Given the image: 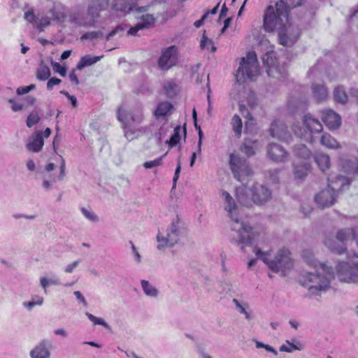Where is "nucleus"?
Listing matches in <instances>:
<instances>
[{
  "mask_svg": "<svg viewBox=\"0 0 358 358\" xmlns=\"http://www.w3.org/2000/svg\"><path fill=\"white\" fill-rule=\"evenodd\" d=\"M222 198L224 201V209L228 212L234 224L231 229L236 233V236L231 238V242L237 245H244L245 246L252 247V252L256 254L258 258L264 262L267 260V255L263 252L266 248L265 240L256 241L255 236H261L262 229L259 227H251L246 223H239L237 216L235 215L236 203L230 194L226 191L222 192Z\"/></svg>",
  "mask_w": 358,
  "mask_h": 358,
  "instance_id": "obj_1",
  "label": "nucleus"
},
{
  "mask_svg": "<svg viewBox=\"0 0 358 358\" xmlns=\"http://www.w3.org/2000/svg\"><path fill=\"white\" fill-rule=\"evenodd\" d=\"M302 0H280L275 3V11L270 12V31H278L280 45L291 47L299 36V31L289 23V12L291 8L299 6ZM272 7L270 6V10Z\"/></svg>",
  "mask_w": 358,
  "mask_h": 358,
  "instance_id": "obj_2",
  "label": "nucleus"
},
{
  "mask_svg": "<svg viewBox=\"0 0 358 358\" xmlns=\"http://www.w3.org/2000/svg\"><path fill=\"white\" fill-rule=\"evenodd\" d=\"M334 279L333 268L327 264H320V267L313 272H301L298 277V282L307 289L310 296H320L330 289Z\"/></svg>",
  "mask_w": 358,
  "mask_h": 358,
  "instance_id": "obj_3",
  "label": "nucleus"
},
{
  "mask_svg": "<svg viewBox=\"0 0 358 358\" xmlns=\"http://www.w3.org/2000/svg\"><path fill=\"white\" fill-rule=\"evenodd\" d=\"M117 117L122 124L124 136L129 141L142 136L147 131L146 127L141 126L144 120L142 107L134 108L130 112L120 107L117 110Z\"/></svg>",
  "mask_w": 358,
  "mask_h": 358,
  "instance_id": "obj_4",
  "label": "nucleus"
},
{
  "mask_svg": "<svg viewBox=\"0 0 358 358\" xmlns=\"http://www.w3.org/2000/svg\"><path fill=\"white\" fill-rule=\"evenodd\" d=\"M186 233V229L184 223L177 216L165 231H159L157 236L158 243L157 248L159 250L165 248H172L178 243L181 237Z\"/></svg>",
  "mask_w": 358,
  "mask_h": 358,
  "instance_id": "obj_5",
  "label": "nucleus"
},
{
  "mask_svg": "<svg viewBox=\"0 0 358 358\" xmlns=\"http://www.w3.org/2000/svg\"><path fill=\"white\" fill-rule=\"evenodd\" d=\"M268 6L264 9V24L253 32L254 38L257 43L256 49L261 53V58L265 67V71L268 75Z\"/></svg>",
  "mask_w": 358,
  "mask_h": 358,
  "instance_id": "obj_6",
  "label": "nucleus"
},
{
  "mask_svg": "<svg viewBox=\"0 0 358 358\" xmlns=\"http://www.w3.org/2000/svg\"><path fill=\"white\" fill-rule=\"evenodd\" d=\"M348 262H339L336 271L340 281L348 283L358 282V255L348 253Z\"/></svg>",
  "mask_w": 358,
  "mask_h": 358,
  "instance_id": "obj_7",
  "label": "nucleus"
},
{
  "mask_svg": "<svg viewBox=\"0 0 358 358\" xmlns=\"http://www.w3.org/2000/svg\"><path fill=\"white\" fill-rule=\"evenodd\" d=\"M259 73L257 54L250 52L246 57L241 59L236 78L238 82L244 83L246 80H252Z\"/></svg>",
  "mask_w": 358,
  "mask_h": 358,
  "instance_id": "obj_8",
  "label": "nucleus"
},
{
  "mask_svg": "<svg viewBox=\"0 0 358 358\" xmlns=\"http://www.w3.org/2000/svg\"><path fill=\"white\" fill-rule=\"evenodd\" d=\"M229 166L235 179L243 184L252 175V171L248 161L236 154L229 156Z\"/></svg>",
  "mask_w": 358,
  "mask_h": 358,
  "instance_id": "obj_9",
  "label": "nucleus"
},
{
  "mask_svg": "<svg viewBox=\"0 0 358 358\" xmlns=\"http://www.w3.org/2000/svg\"><path fill=\"white\" fill-rule=\"evenodd\" d=\"M303 122L306 129L299 127L296 124H294L292 129L295 135L305 139L306 141H311L312 133H319L322 130V125L320 122L313 117L310 114L304 115Z\"/></svg>",
  "mask_w": 358,
  "mask_h": 358,
  "instance_id": "obj_10",
  "label": "nucleus"
},
{
  "mask_svg": "<svg viewBox=\"0 0 358 358\" xmlns=\"http://www.w3.org/2000/svg\"><path fill=\"white\" fill-rule=\"evenodd\" d=\"M293 266L290 252L286 249L280 250L274 259L270 262V269L274 272L280 271L283 275H286L292 269Z\"/></svg>",
  "mask_w": 358,
  "mask_h": 358,
  "instance_id": "obj_11",
  "label": "nucleus"
},
{
  "mask_svg": "<svg viewBox=\"0 0 358 358\" xmlns=\"http://www.w3.org/2000/svg\"><path fill=\"white\" fill-rule=\"evenodd\" d=\"M178 48L171 45L162 51V55L158 59V65L162 70L167 71L175 66L177 60Z\"/></svg>",
  "mask_w": 358,
  "mask_h": 358,
  "instance_id": "obj_12",
  "label": "nucleus"
},
{
  "mask_svg": "<svg viewBox=\"0 0 358 358\" xmlns=\"http://www.w3.org/2000/svg\"><path fill=\"white\" fill-rule=\"evenodd\" d=\"M336 197V194L327 186V188L316 194L314 199L319 207L324 208L332 206Z\"/></svg>",
  "mask_w": 358,
  "mask_h": 358,
  "instance_id": "obj_13",
  "label": "nucleus"
},
{
  "mask_svg": "<svg viewBox=\"0 0 358 358\" xmlns=\"http://www.w3.org/2000/svg\"><path fill=\"white\" fill-rule=\"evenodd\" d=\"M328 187L338 196V192L348 189L350 181L347 177L341 175H329L327 177Z\"/></svg>",
  "mask_w": 358,
  "mask_h": 358,
  "instance_id": "obj_14",
  "label": "nucleus"
},
{
  "mask_svg": "<svg viewBox=\"0 0 358 358\" xmlns=\"http://www.w3.org/2000/svg\"><path fill=\"white\" fill-rule=\"evenodd\" d=\"M113 8L124 13L136 11L138 13L146 12L148 6H137L134 0H114Z\"/></svg>",
  "mask_w": 358,
  "mask_h": 358,
  "instance_id": "obj_15",
  "label": "nucleus"
},
{
  "mask_svg": "<svg viewBox=\"0 0 358 358\" xmlns=\"http://www.w3.org/2000/svg\"><path fill=\"white\" fill-rule=\"evenodd\" d=\"M252 201L257 205H262L267 201L268 190L266 185L256 182L251 190Z\"/></svg>",
  "mask_w": 358,
  "mask_h": 358,
  "instance_id": "obj_16",
  "label": "nucleus"
},
{
  "mask_svg": "<svg viewBox=\"0 0 358 358\" xmlns=\"http://www.w3.org/2000/svg\"><path fill=\"white\" fill-rule=\"evenodd\" d=\"M50 341L48 339H42L31 351V358H50Z\"/></svg>",
  "mask_w": 358,
  "mask_h": 358,
  "instance_id": "obj_17",
  "label": "nucleus"
},
{
  "mask_svg": "<svg viewBox=\"0 0 358 358\" xmlns=\"http://www.w3.org/2000/svg\"><path fill=\"white\" fill-rule=\"evenodd\" d=\"M336 238L338 241L344 244L346 241L354 240L358 246V227L339 229L336 232Z\"/></svg>",
  "mask_w": 358,
  "mask_h": 358,
  "instance_id": "obj_18",
  "label": "nucleus"
},
{
  "mask_svg": "<svg viewBox=\"0 0 358 358\" xmlns=\"http://www.w3.org/2000/svg\"><path fill=\"white\" fill-rule=\"evenodd\" d=\"M289 157L287 151L280 145L270 143V159L276 163L285 162Z\"/></svg>",
  "mask_w": 358,
  "mask_h": 358,
  "instance_id": "obj_19",
  "label": "nucleus"
},
{
  "mask_svg": "<svg viewBox=\"0 0 358 358\" xmlns=\"http://www.w3.org/2000/svg\"><path fill=\"white\" fill-rule=\"evenodd\" d=\"M270 135L280 140H287L289 133L283 122L278 120L273 122L270 127Z\"/></svg>",
  "mask_w": 358,
  "mask_h": 358,
  "instance_id": "obj_20",
  "label": "nucleus"
},
{
  "mask_svg": "<svg viewBox=\"0 0 358 358\" xmlns=\"http://www.w3.org/2000/svg\"><path fill=\"white\" fill-rule=\"evenodd\" d=\"M322 119L330 129H338L341 124V117L331 109L323 111Z\"/></svg>",
  "mask_w": 358,
  "mask_h": 358,
  "instance_id": "obj_21",
  "label": "nucleus"
},
{
  "mask_svg": "<svg viewBox=\"0 0 358 358\" xmlns=\"http://www.w3.org/2000/svg\"><path fill=\"white\" fill-rule=\"evenodd\" d=\"M324 245L333 253L341 255L347 252L346 245L341 242H338L333 236H327L325 237Z\"/></svg>",
  "mask_w": 358,
  "mask_h": 358,
  "instance_id": "obj_22",
  "label": "nucleus"
},
{
  "mask_svg": "<svg viewBox=\"0 0 358 358\" xmlns=\"http://www.w3.org/2000/svg\"><path fill=\"white\" fill-rule=\"evenodd\" d=\"M43 145V132L41 131H37L29 138V141L27 143L26 147L27 149L31 152H38L42 150Z\"/></svg>",
  "mask_w": 358,
  "mask_h": 358,
  "instance_id": "obj_23",
  "label": "nucleus"
},
{
  "mask_svg": "<svg viewBox=\"0 0 358 358\" xmlns=\"http://www.w3.org/2000/svg\"><path fill=\"white\" fill-rule=\"evenodd\" d=\"M66 163L64 159L61 157V164L59 166V174L58 177H55L54 176L50 175L48 178H44L43 182H42V187L45 190H49L52 187V185L57 182V180H62L66 176Z\"/></svg>",
  "mask_w": 358,
  "mask_h": 358,
  "instance_id": "obj_24",
  "label": "nucleus"
},
{
  "mask_svg": "<svg viewBox=\"0 0 358 358\" xmlns=\"http://www.w3.org/2000/svg\"><path fill=\"white\" fill-rule=\"evenodd\" d=\"M338 166L341 171L346 173H358V159L357 158L347 159L343 157H340Z\"/></svg>",
  "mask_w": 358,
  "mask_h": 358,
  "instance_id": "obj_25",
  "label": "nucleus"
},
{
  "mask_svg": "<svg viewBox=\"0 0 358 358\" xmlns=\"http://www.w3.org/2000/svg\"><path fill=\"white\" fill-rule=\"evenodd\" d=\"M107 3L106 0H92L87 8V15L92 19L98 17L100 11L105 8Z\"/></svg>",
  "mask_w": 358,
  "mask_h": 358,
  "instance_id": "obj_26",
  "label": "nucleus"
},
{
  "mask_svg": "<svg viewBox=\"0 0 358 358\" xmlns=\"http://www.w3.org/2000/svg\"><path fill=\"white\" fill-rule=\"evenodd\" d=\"M236 195L238 202L245 206H250L251 205V199L248 195V192L246 187L243 184L236 189Z\"/></svg>",
  "mask_w": 358,
  "mask_h": 358,
  "instance_id": "obj_27",
  "label": "nucleus"
},
{
  "mask_svg": "<svg viewBox=\"0 0 358 358\" xmlns=\"http://www.w3.org/2000/svg\"><path fill=\"white\" fill-rule=\"evenodd\" d=\"M301 257L303 262L315 269L320 267V264H325L319 262L315 257L313 252L310 249H305L301 252Z\"/></svg>",
  "mask_w": 358,
  "mask_h": 358,
  "instance_id": "obj_28",
  "label": "nucleus"
},
{
  "mask_svg": "<svg viewBox=\"0 0 358 358\" xmlns=\"http://www.w3.org/2000/svg\"><path fill=\"white\" fill-rule=\"evenodd\" d=\"M315 161L320 169L324 173L330 167V158L329 155L324 153H317L315 155Z\"/></svg>",
  "mask_w": 358,
  "mask_h": 358,
  "instance_id": "obj_29",
  "label": "nucleus"
},
{
  "mask_svg": "<svg viewBox=\"0 0 358 358\" xmlns=\"http://www.w3.org/2000/svg\"><path fill=\"white\" fill-rule=\"evenodd\" d=\"M232 302L234 303L236 308L239 312V313L244 315L245 318L248 321H250L253 319V314L250 310L249 306L247 303L242 304L236 299H234Z\"/></svg>",
  "mask_w": 358,
  "mask_h": 358,
  "instance_id": "obj_30",
  "label": "nucleus"
},
{
  "mask_svg": "<svg viewBox=\"0 0 358 358\" xmlns=\"http://www.w3.org/2000/svg\"><path fill=\"white\" fill-rule=\"evenodd\" d=\"M103 56H91V55H85L81 57L79 62L77 64L76 68L78 70H82L86 66H91L98 61H99Z\"/></svg>",
  "mask_w": 358,
  "mask_h": 358,
  "instance_id": "obj_31",
  "label": "nucleus"
},
{
  "mask_svg": "<svg viewBox=\"0 0 358 358\" xmlns=\"http://www.w3.org/2000/svg\"><path fill=\"white\" fill-rule=\"evenodd\" d=\"M255 239L256 241H261V240H265V242H266V248H264L262 250L263 252H264L266 255H267V260L266 261H264L262 260V259L260 258H258L257 257H256V259H250L248 263V268H250L252 266H255L256 262H257V259H259L261 261H262L264 264H266V265H268V241H267V237H266V235L265 234V232L263 231V230L262 229V235L261 236H255ZM255 255H256L255 253ZM257 256V255H255Z\"/></svg>",
  "mask_w": 358,
  "mask_h": 358,
  "instance_id": "obj_32",
  "label": "nucleus"
},
{
  "mask_svg": "<svg viewBox=\"0 0 358 358\" xmlns=\"http://www.w3.org/2000/svg\"><path fill=\"white\" fill-rule=\"evenodd\" d=\"M315 98L318 101H323L328 95L327 87L324 85L314 84L312 86Z\"/></svg>",
  "mask_w": 358,
  "mask_h": 358,
  "instance_id": "obj_33",
  "label": "nucleus"
},
{
  "mask_svg": "<svg viewBox=\"0 0 358 358\" xmlns=\"http://www.w3.org/2000/svg\"><path fill=\"white\" fill-rule=\"evenodd\" d=\"M141 284L145 295L152 298H156L158 296V289L151 285L149 281L142 280Z\"/></svg>",
  "mask_w": 358,
  "mask_h": 358,
  "instance_id": "obj_34",
  "label": "nucleus"
},
{
  "mask_svg": "<svg viewBox=\"0 0 358 358\" xmlns=\"http://www.w3.org/2000/svg\"><path fill=\"white\" fill-rule=\"evenodd\" d=\"M320 143L322 145L330 149H336L339 148L338 143L329 134H324L322 136Z\"/></svg>",
  "mask_w": 358,
  "mask_h": 358,
  "instance_id": "obj_35",
  "label": "nucleus"
},
{
  "mask_svg": "<svg viewBox=\"0 0 358 358\" xmlns=\"http://www.w3.org/2000/svg\"><path fill=\"white\" fill-rule=\"evenodd\" d=\"M173 108V106L168 101L161 102L158 104L155 115L158 118L159 117H164L168 114V113Z\"/></svg>",
  "mask_w": 358,
  "mask_h": 358,
  "instance_id": "obj_36",
  "label": "nucleus"
},
{
  "mask_svg": "<svg viewBox=\"0 0 358 358\" xmlns=\"http://www.w3.org/2000/svg\"><path fill=\"white\" fill-rule=\"evenodd\" d=\"M310 166L308 163L304 162L301 165H294V176L296 178H305L309 171Z\"/></svg>",
  "mask_w": 358,
  "mask_h": 358,
  "instance_id": "obj_37",
  "label": "nucleus"
},
{
  "mask_svg": "<svg viewBox=\"0 0 358 358\" xmlns=\"http://www.w3.org/2000/svg\"><path fill=\"white\" fill-rule=\"evenodd\" d=\"M334 97L336 101L345 103L348 101V95L343 86H338L334 90Z\"/></svg>",
  "mask_w": 358,
  "mask_h": 358,
  "instance_id": "obj_38",
  "label": "nucleus"
},
{
  "mask_svg": "<svg viewBox=\"0 0 358 358\" xmlns=\"http://www.w3.org/2000/svg\"><path fill=\"white\" fill-rule=\"evenodd\" d=\"M294 155L303 159H308L310 158L311 153L308 148L304 145H298L294 147Z\"/></svg>",
  "mask_w": 358,
  "mask_h": 358,
  "instance_id": "obj_39",
  "label": "nucleus"
},
{
  "mask_svg": "<svg viewBox=\"0 0 358 358\" xmlns=\"http://www.w3.org/2000/svg\"><path fill=\"white\" fill-rule=\"evenodd\" d=\"M258 142L257 141H247L243 144V152L248 157L255 154V150L257 149Z\"/></svg>",
  "mask_w": 358,
  "mask_h": 358,
  "instance_id": "obj_40",
  "label": "nucleus"
},
{
  "mask_svg": "<svg viewBox=\"0 0 358 358\" xmlns=\"http://www.w3.org/2000/svg\"><path fill=\"white\" fill-rule=\"evenodd\" d=\"M231 124L232 129L237 137H240L242 134V120L238 115H234L231 119Z\"/></svg>",
  "mask_w": 358,
  "mask_h": 358,
  "instance_id": "obj_41",
  "label": "nucleus"
},
{
  "mask_svg": "<svg viewBox=\"0 0 358 358\" xmlns=\"http://www.w3.org/2000/svg\"><path fill=\"white\" fill-rule=\"evenodd\" d=\"M164 90L169 97H173L177 94V85L173 81H167L164 83Z\"/></svg>",
  "mask_w": 358,
  "mask_h": 358,
  "instance_id": "obj_42",
  "label": "nucleus"
},
{
  "mask_svg": "<svg viewBox=\"0 0 358 358\" xmlns=\"http://www.w3.org/2000/svg\"><path fill=\"white\" fill-rule=\"evenodd\" d=\"M85 315L94 325H101L106 329H110V325L103 318L97 317L88 312H87Z\"/></svg>",
  "mask_w": 358,
  "mask_h": 358,
  "instance_id": "obj_43",
  "label": "nucleus"
},
{
  "mask_svg": "<svg viewBox=\"0 0 358 358\" xmlns=\"http://www.w3.org/2000/svg\"><path fill=\"white\" fill-rule=\"evenodd\" d=\"M50 76V70L45 65H41L37 71V78L40 80H45Z\"/></svg>",
  "mask_w": 358,
  "mask_h": 358,
  "instance_id": "obj_44",
  "label": "nucleus"
},
{
  "mask_svg": "<svg viewBox=\"0 0 358 358\" xmlns=\"http://www.w3.org/2000/svg\"><path fill=\"white\" fill-rule=\"evenodd\" d=\"M80 211L86 219L92 222H97L99 220L98 215L92 210L87 209L85 207L80 208Z\"/></svg>",
  "mask_w": 358,
  "mask_h": 358,
  "instance_id": "obj_45",
  "label": "nucleus"
},
{
  "mask_svg": "<svg viewBox=\"0 0 358 358\" xmlns=\"http://www.w3.org/2000/svg\"><path fill=\"white\" fill-rule=\"evenodd\" d=\"M180 127L179 126L176 127L174 129V134L172 135L171 138L169 141H166V143L169 144L170 148H173L176 145L180 139Z\"/></svg>",
  "mask_w": 358,
  "mask_h": 358,
  "instance_id": "obj_46",
  "label": "nucleus"
},
{
  "mask_svg": "<svg viewBox=\"0 0 358 358\" xmlns=\"http://www.w3.org/2000/svg\"><path fill=\"white\" fill-rule=\"evenodd\" d=\"M40 120L38 113L36 110H33L28 115L27 119V126L29 128L32 127L34 125L37 124Z\"/></svg>",
  "mask_w": 358,
  "mask_h": 358,
  "instance_id": "obj_47",
  "label": "nucleus"
},
{
  "mask_svg": "<svg viewBox=\"0 0 358 358\" xmlns=\"http://www.w3.org/2000/svg\"><path fill=\"white\" fill-rule=\"evenodd\" d=\"M201 48L202 49L206 48L210 52H215L216 50V48L213 44L212 40L208 38L205 36H203L201 41Z\"/></svg>",
  "mask_w": 358,
  "mask_h": 358,
  "instance_id": "obj_48",
  "label": "nucleus"
},
{
  "mask_svg": "<svg viewBox=\"0 0 358 358\" xmlns=\"http://www.w3.org/2000/svg\"><path fill=\"white\" fill-rule=\"evenodd\" d=\"M166 155L165 153L164 155L152 160V161H148L143 163V167L145 169H152L154 167L159 166L162 164V160L164 156Z\"/></svg>",
  "mask_w": 358,
  "mask_h": 358,
  "instance_id": "obj_49",
  "label": "nucleus"
},
{
  "mask_svg": "<svg viewBox=\"0 0 358 358\" xmlns=\"http://www.w3.org/2000/svg\"><path fill=\"white\" fill-rule=\"evenodd\" d=\"M287 345H281L280 348V351L292 352L294 350H301L302 349L300 346L290 343L289 341H287Z\"/></svg>",
  "mask_w": 358,
  "mask_h": 358,
  "instance_id": "obj_50",
  "label": "nucleus"
},
{
  "mask_svg": "<svg viewBox=\"0 0 358 358\" xmlns=\"http://www.w3.org/2000/svg\"><path fill=\"white\" fill-rule=\"evenodd\" d=\"M103 36V33L101 31H89L85 34H84L81 37L80 39L82 41L83 40H93L99 37Z\"/></svg>",
  "mask_w": 358,
  "mask_h": 358,
  "instance_id": "obj_51",
  "label": "nucleus"
},
{
  "mask_svg": "<svg viewBox=\"0 0 358 358\" xmlns=\"http://www.w3.org/2000/svg\"><path fill=\"white\" fill-rule=\"evenodd\" d=\"M141 18L143 20V22H139V24H145V29L148 28L155 22V18L152 15H143Z\"/></svg>",
  "mask_w": 358,
  "mask_h": 358,
  "instance_id": "obj_52",
  "label": "nucleus"
},
{
  "mask_svg": "<svg viewBox=\"0 0 358 358\" xmlns=\"http://www.w3.org/2000/svg\"><path fill=\"white\" fill-rule=\"evenodd\" d=\"M35 88L36 85L34 84H31L28 86L19 87L18 88H17L16 93L18 95H23L29 93L30 91L34 90Z\"/></svg>",
  "mask_w": 358,
  "mask_h": 358,
  "instance_id": "obj_53",
  "label": "nucleus"
},
{
  "mask_svg": "<svg viewBox=\"0 0 358 358\" xmlns=\"http://www.w3.org/2000/svg\"><path fill=\"white\" fill-rule=\"evenodd\" d=\"M52 66L55 71L58 73L61 76L64 77L66 74V68L62 66L58 62H52Z\"/></svg>",
  "mask_w": 358,
  "mask_h": 358,
  "instance_id": "obj_54",
  "label": "nucleus"
},
{
  "mask_svg": "<svg viewBox=\"0 0 358 358\" xmlns=\"http://www.w3.org/2000/svg\"><path fill=\"white\" fill-rule=\"evenodd\" d=\"M145 24H136L134 27L129 29L127 34L128 35L135 36L139 30L145 29Z\"/></svg>",
  "mask_w": 358,
  "mask_h": 358,
  "instance_id": "obj_55",
  "label": "nucleus"
},
{
  "mask_svg": "<svg viewBox=\"0 0 358 358\" xmlns=\"http://www.w3.org/2000/svg\"><path fill=\"white\" fill-rule=\"evenodd\" d=\"M349 24L352 27L358 28V10L354 11L349 19Z\"/></svg>",
  "mask_w": 358,
  "mask_h": 358,
  "instance_id": "obj_56",
  "label": "nucleus"
},
{
  "mask_svg": "<svg viewBox=\"0 0 358 358\" xmlns=\"http://www.w3.org/2000/svg\"><path fill=\"white\" fill-rule=\"evenodd\" d=\"M8 102L12 104L11 109L14 112L21 111L24 108L22 104L15 102L13 99H9Z\"/></svg>",
  "mask_w": 358,
  "mask_h": 358,
  "instance_id": "obj_57",
  "label": "nucleus"
},
{
  "mask_svg": "<svg viewBox=\"0 0 358 358\" xmlns=\"http://www.w3.org/2000/svg\"><path fill=\"white\" fill-rule=\"evenodd\" d=\"M62 80L57 78H51L49 79L47 83V88L51 90L55 85L60 84Z\"/></svg>",
  "mask_w": 358,
  "mask_h": 358,
  "instance_id": "obj_58",
  "label": "nucleus"
},
{
  "mask_svg": "<svg viewBox=\"0 0 358 358\" xmlns=\"http://www.w3.org/2000/svg\"><path fill=\"white\" fill-rule=\"evenodd\" d=\"M130 244H131V248L132 252H133V254L134 255V257H135V261L137 263H140L141 262V255L139 254L136 247L134 245V243L132 241H130Z\"/></svg>",
  "mask_w": 358,
  "mask_h": 358,
  "instance_id": "obj_59",
  "label": "nucleus"
},
{
  "mask_svg": "<svg viewBox=\"0 0 358 358\" xmlns=\"http://www.w3.org/2000/svg\"><path fill=\"white\" fill-rule=\"evenodd\" d=\"M180 170H181L180 162V161H178L177 167L175 171V174H174V176L173 178V188L176 187V182L179 178V174H180Z\"/></svg>",
  "mask_w": 358,
  "mask_h": 358,
  "instance_id": "obj_60",
  "label": "nucleus"
},
{
  "mask_svg": "<svg viewBox=\"0 0 358 358\" xmlns=\"http://www.w3.org/2000/svg\"><path fill=\"white\" fill-rule=\"evenodd\" d=\"M73 294L76 299L79 301V302H80L84 306H87V302L84 296L83 295V294L80 291H75Z\"/></svg>",
  "mask_w": 358,
  "mask_h": 358,
  "instance_id": "obj_61",
  "label": "nucleus"
},
{
  "mask_svg": "<svg viewBox=\"0 0 358 358\" xmlns=\"http://www.w3.org/2000/svg\"><path fill=\"white\" fill-rule=\"evenodd\" d=\"M80 262V260H76V261L73 262V263L67 265L66 267L65 268L64 271L68 273H72L73 269L78 266Z\"/></svg>",
  "mask_w": 358,
  "mask_h": 358,
  "instance_id": "obj_62",
  "label": "nucleus"
},
{
  "mask_svg": "<svg viewBox=\"0 0 358 358\" xmlns=\"http://www.w3.org/2000/svg\"><path fill=\"white\" fill-rule=\"evenodd\" d=\"M24 18L27 21L34 23L36 21V16L32 10H29L25 13Z\"/></svg>",
  "mask_w": 358,
  "mask_h": 358,
  "instance_id": "obj_63",
  "label": "nucleus"
},
{
  "mask_svg": "<svg viewBox=\"0 0 358 358\" xmlns=\"http://www.w3.org/2000/svg\"><path fill=\"white\" fill-rule=\"evenodd\" d=\"M312 207L307 203H303L301 206V212L306 216L309 215L312 212Z\"/></svg>",
  "mask_w": 358,
  "mask_h": 358,
  "instance_id": "obj_64",
  "label": "nucleus"
}]
</instances>
